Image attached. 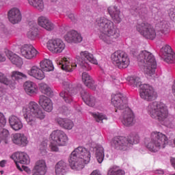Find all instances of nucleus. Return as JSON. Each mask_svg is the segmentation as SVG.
Wrapping results in <instances>:
<instances>
[{
	"mask_svg": "<svg viewBox=\"0 0 175 175\" xmlns=\"http://www.w3.org/2000/svg\"><path fill=\"white\" fill-rule=\"evenodd\" d=\"M47 173V165L44 160L36 161L33 169L32 175H45Z\"/></svg>",
	"mask_w": 175,
	"mask_h": 175,
	"instance_id": "23",
	"label": "nucleus"
},
{
	"mask_svg": "<svg viewBox=\"0 0 175 175\" xmlns=\"http://www.w3.org/2000/svg\"><path fill=\"white\" fill-rule=\"evenodd\" d=\"M111 103L116 107V113H122L120 120L124 126H132L134 124L133 111L128 107V99L122 93L111 96Z\"/></svg>",
	"mask_w": 175,
	"mask_h": 175,
	"instance_id": "4",
	"label": "nucleus"
},
{
	"mask_svg": "<svg viewBox=\"0 0 175 175\" xmlns=\"http://www.w3.org/2000/svg\"><path fill=\"white\" fill-rule=\"evenodd\" d=\"M90 175H102V174L100 173V171L98 170H94L91 174Z\"/></svg>",
	"mask_w": 175,
	"mask_h": 175,
	"instance_id": "51",
	"label": "nucleus"
},
{
	"mask_svg": "<svg viewBox=\"0 0 175 175\" xmlns=\"http://www.w3.org/2000/svg\"><path fill=\"white\" fill-rule=\"evenodd\" d=\"M131 54L137 57L139 65L143 66L144 72L148 76L155 75V69H157V61L152 53L142 51L137 55V49H132Z\"/></svg>",
	"mask_w": 175,
	"mask_h": 175,
	"instance_id": "8",
	"label": "nucleus"
},
{
	"mask_svg": "<svg viewBox=\"0 0 175 175\" xmlns=\"http://www.w3.org/2000/svg\"><path fill=\"white\" fill-rule=\"evenodd\" d=\"M27 75L36 80H43L45 77L44 72L38 66H32L27 71Z\"/></svg>",
	"mask_w": 175,
	"mask_h": 175,
	"instance_id": "21",
	"label": "nucleus"
},
{
	"mask_svg": "<svg viewBox=\"0 0 175 175\" xmlns=\"http://www.w3.org/2000/svg\"><path fill=\"white\" fill-rule=\"evenodd\" d=\"M92 116L96 122H103V120H105V121L108 120L107 116L103 113L94 112L92 113Z\"/></svg>",
	"mask_w": 175,
	"mask_h": 175,
	"instance_id": "40",
	"label": "nucleus"
},
{
	"mask_svg": "<svg viewBox=\"0 0 175 175\" xmlns=\"http://www.w3.org/2000/svg\"><path fill=\"white\" fill-rule=\"evenodd\" d=\"M96 25L98 27V37L100 40L107 44H113L118 40L120 31L111 20L101 17L96 20Z\"/></svg>",
	"mask_w": 175,
	"mask_h": 175,
	"instance_id": "3",
	"label": "nucleus"
},
{
	"mask_svg": "<svg viewBox=\"0 0 175 175\" xmlns=\"http://www.w3.org/2000/svg\"><path fill=\"white\" fill-rule=\"evenodd\" d=\"M82 81H83L85 85L90 90H96V85L95 84V81L92 79V77L89 75L87 72H83L82 74Z\"/></svg>",
	"mask_w": 175,
	"mask_h": 175,
	"instance_id": "29",
	"label": "nucleus"
},
{
	"mask_svg": "<svg viewBox=\"0 0 175 175\" xmlns=\"http://www.w3.org/2000/svg\"><path fill=\"white\" fill-rule=\"evenodd\" d=\"M107 175H125V172L120 169V167L113 166L108 170Z\"/></svg>",
	"mask_w": 175,
	"mask_h": 175,
	"instance_id": "39",
	"label": "nucleus"
},
{
	"mask_svg": "<svg viewBox=\"0 0 175 175\" xmlns=\"http://www.w3.org/2000/svg\"><path fill=\"white\" fill-rule=\"evenodd\" d=\"M6 125V118H5V115L0 112V126H5Z\"/></svg>",
	"mask_w": 175,
	"mask_h": 175,
	"instance_id": "45",
	"label": "nucleus"
},
{
	"mask_svg": "<svg viewBox=\"0 0 175 175\" xmlns=\"http://www.w3.org/2000/svg\"><path fill=\"white\" fill-rule=\"evenodd\" d=\"M51 150L57 152L59 151L58 147L66 146L69 138L65 132L61 130L53 131L51 134Z\"/></svg>",
	"mask_w": 175,
	"mask_h": 175,
	"instance_id": "11",
	"label": "nucleus"
},
{
	"mask_svg": "<svg viewBox=\"0 0 175 175\" xmlns=\"http://www.w3.org/2000/svg\"><path fill=\"white\" fill-rule=\"evenodd\" d=\"M0 83L5 84V85H9L10 88H14L16 87V83L11 81L5 77V74L0 72Z\"/></svg>",
	"mask_w": 175,
	"mask_h": 175,
	"instance_id": "37",
	"label": "nucleus"
},
{
	"mask_svg": "<svg viewBox=\"0 0 175 175\" xmlns=\"http://www.w3.org/2000/svg\"><path fill=\"white\" fill-rule=\"evenodd\" d=\"M91 153L83 146L75 148L71 153L69 159L70 166L72 170H81L85 165L90 163Z\"/></svg>",
	"mask_w": 175,
	"mask_h": 175,
	"instance_id": "7",
	"label": "nucleus"
},
{
	"mask_svg": "<svg viewBox=\"0 0 175 175\" xmlns=\"http://www.w3.org/2000/svg\"><path fill=\"white\" fill-rule=\"evenodd\" d=\"M148 112L152 118L158 120L162 125L167 128H174V117L169 115L166 105L157 101L150 103Z\"/></svg>",
	"mask_w": 175,
	"mask_h": 175,
	"instance_id": "5",
	"label": "nucleus"
},
{
	"mask_svg": "<svg viewBox=\"0 0 175 175\" xmlns=\"http://www.w3.org/2000/svg\"><path fill=\"white\" fill-rule=\"evenodd\" d=\"M40 90L42 94H44L45 95H48V96H50L51 95V88L47 85V84L44 83H42L40 84Z\"/></svg>",
	"mask_w": 175,
	"mask_h": 175,
	"instance_id": "42",
	"label": "nucleus"
},
{
	"mask_svg": "<svg viewBox=\"0 0 175 175\" xmlns=\"http://www.w3.org/2000/svg\"><path fill=\"white\" fill-rule=\"evenodd\" d=\"M27 2L30 6H33V8H35V9H37L40 12H42L44 9L43 0H27Z\"/></svg>",
	"mask_w": 175,
	"mask_h": 175,
	"instance_id": "35",
	"label": "nucleus"
},
{
	"mask_svg": "<svg viewBox=\"0 0 175 175\" xmlns=\"http://www.w3.org/2000/svg\"><path fill=\"white\" fill-rule=\"evenodd\" d=\"M11 77L14 81H12V83L15 82L16 84H17V82L16 81H18V80H22V79H27V75L20 71L14 70L11 72Z\"/></svg>",
	"mask_w": 175,
	"mask_h": 175,
	"instance_id": "36",
	"label": "nucleus"
},
{
	"mask_svg": "<svg viewBox=\"0 0 175 175\" xmlns=\"http://www.w3.org/2000/svg\"><path fill=\"white\" fill-rule=\"evenodd\" d=\"M21 167L23 170H25V172H27V173H31V170L28 168V167L24 166V165H21Z\"/></svg>",
	"mask_w": 175,
	"mask_h": 175,
	"instance_id": "49",
	"label": "nucleus"
},
{
	"mask_svg": "<svg viewBox=\"0 0 175 175\" xmlns=\"http://www.w3.org/2000/svg\"><path fill=\"white\" fill-rule=\"evenodd\" d=\"M170 175H175V174H170Z\"/></svg>",
	"mask_w": 175,
	"mask_h": 175,
	"instance_id": "59",
	"label": "nucleus"
},
{
	"mask_svg": "<svg viewBox=\"0 0 175 175\" xmlns=\"http://www.w3.org/2000/svg\"><path fill=\"white\" fill-rule=\"evenodd\" d=\"M157 25L159 27L162 33H165V35L169 33V25L166 21H160Z\"/></svg>",
	"mask_w": 175,
	"mask_h": 175,
	"instance_id": "41",
	"label": "nucleus"
},
{
	"mask_svg": "<svg viewBox=\"0 0 175 175\" xmlns=\"http://www.w3.org/2000/svg\"><path fill=\"white\" fill-rule=\"evenodd\" d=\"M12 142L14 144L21 147H26V146H28V143H29L28 137L24 133H15L13 135Z\"/></svg>",
	"mask_w": 175,
	"mask_h": 175,
	"instance_id": "24",
	"label": "nucleus"
},
{
	"mask_svg": "<svg viewBox=\"0 0 175 175\" xmlns=\"http://www.w3.org/2000/svg\"><path fill=\"white\" fill-rule=\"evenodd\" d=\"M52 2H55L57 0H51Z\"/></svg>",
	"mask_w": 175,
	"mask_h": 175,
	"instance_id": "57",
	"label": "nucleus"
},
{
	"mask_svg": "<svg viewBox=\"0 0 175 175\" xmlns=\"http://www.w3.org/2000/svg\"><path fill=\"white\" fill-rule=\"evenodd\" d=\"M137 12L139 13V16L142 17H144V16H146L147 14V10L146 8H142L141 10L136 9Z\"/></svg>",
	"mask_w": 175,
	"mask_h": 175,
	"instance_id": "47",
	"label": "nucleus"
},
{
	"mask_svg": "<svg viewBox=\"0 0 175 175\" xmlns=\"http://www.w3.org/2000/svg\"><path fill=\"white\" fill-rule=\"evenodd\" d=\"M12 159L16 163L17 169L21 172H23L21 165H29L30 162L29 157L25 152H17L12 155Z\"/></svg>",
	"mask_w": 175,
	"mask_h": 175,
	"instance_id": "17",
	"label": "nucleus"
},
{
	"mask_svg": "<svg viewBox=\"0 0 175 175\" xmlns=\"http://www.w3.org/2000/svg\"><path fill=\"white\" fill-rule=\"evenodd\" d=\"M60 113H66L68 111V107L66 106L62 107L59 109Z\"/></svg>",
	"mask_w": 175,
	"mask_h": 175,
	"instance_id": "50",
	"label": "nucleus"
},
{
	"mask_svg": "<svg viewBox=\"0 0 175 175\" xmlns=\"http://www.w3.org/2000/svg\"><path fill=\"white\" fill-rule=\"evenodd\" d=\"M139 140V135L136 133H131L128 138L125 137H115L111 140V145L115 150L128 151L133 144H137Z\"/></svg>",
	"mask_w": 175,
	"mask_h": 175,
	"instance_id": "10",
	"label": "nucleus"
},
{
	"mask_svg": "<svg viewBox=\"0 0 175 175\" xmlns=\"http://www.w3.org/2000/svg\"><path fill=\"white\" fill-rule=\"evenodd\" d=\"M9 122L12 129L14 131H21V129H23V122L18 117L16 116H11L9 118Z\"/></svg>",
	"mask_w": 175,
	"mask_h": 175,
	"instance_id": "26",
	"label": "nucleus"
},
{
	"mask_svg": "<svg viewBox=\"0 0 175 175\" xmlns=\"http://www.w3.org/2000/svg\"><path fill=\"white\" fill-rule=\"evenodd\" d=\"M21 55L26 59H33L38 55V51L35 49L32 44H25L21 47Z\"/></svg>",
	"mask_w": 175,
	"mask_h": 175,
	"instance_id": "18",
	"label": "nucleus"
},
{
	"mask_svg": "<svg viewBox=\"0 0 175 175\" xmlns=\"http://www.w3.org/2000/svg\"><path fill=\"white\" fill-rule=\"evenodd\" d=\"M64 39L67 43H81L83 42L81 34L75 30L68 31L64 36Z\"/></svg>",
	"mask_w": 175,
	"mask_h": 175,
	"instance_id": "20",
	"label": "nucleus"
},
{
	"mask_svg": "<svg viewBox=\"0 0 175 175\" xmlns=\"http://www.w3.org/2000/svg\"><path fill=\"white\" fill-rule=\"evenodd\" d=\"M168 59H173V55H169Z\"/></svg>",
	"mask_w": 175,
	"mask_h": 175,
	"instance_id": "56",
	"label": "nucleus"
},
{
	"mask_svg": "<svg viewBox=\"0 0 175 175\" xmlns=\"http://www.w3.org/2000/svg\"><path fill=\"white\" fill-rule=\"evenodd\" d=\"M129 84L131 87H134V88L139 87L140 89L142 88V85H144L142 84V81L138 77H131L129 79Z\"/></svg>",
	"mask_w": 175,
	"mask_h": 175,
	"instance_id": "38",
	"label": "nucleus"
},
{
	"mask_svg": "<svg viewBox=\"0 0 175 175\" xmlns=\"http://www.w3.org/2000/svg\"><path fill=\"white\" fill-rule=\"evenodd\" d=\"M65 42L59 38L51 39L47 42V49L52 54H61L65 50Z\"/></svg>",
	"mask_w": 175,
	"mask_h": 175,
	"instance_id": "14",
	"label": "nucleus"
},
{
	"mask_svg": "<svg viewBox=\"0 0 175 175\" xmlns=\"http://www.w3.org/2000/svg\"><path fill=\"white\" fill-rule=\"evenodd\" d=\"M8 16L9 21H10L12 24H18L23 18L20 8L16 7L11 8L8 11Z\"/></svg>",
	"mask_w": 175,
	"mask_h": 175,
	"instance_id": "19",
	"label": "nucleus"
},
{
	"mask_svg": "<svg viewBox=\"0 0 175 175\" xmlns=\"http://www.w3.org/2000/svg\"><path fill=\"white\" fill-rule=\"evenodd\" d=\"M39 105L44 111L47 113L53 111V101L49 97L43 95L40 96Z\"/></svg>",
	"mask_w": 175,
	"mask_h": 175,
	"instance_id": "25",
	"label": "nucleus"
},
{
	"mask_svg": "<svg viewBox=\"0 0 175 175\" xmlns=\"http://www.w3.org/2000/svg\"><path fill=\"white\" fill-rule=\"evenodd\" d=\"M22 112L26 122L31 127L38 128V122L36 118L39 120H44L46 115L43 109L40 108L39 104L31 101L29 104L23 107Z\"/></svg>",
	"mask_w": 175,
	"mask_h": 175,
	"instance_id": "6",
	"label": "nucleus"
},
{
	"mask_svg": "<svg viewBox=\"0 0 175 175\" xmlns=\"http://www.w3.org/2000/svg\"><path fill=\"white\" fill-rule=\"evenodd\" d=\"M6 61V57L1 51H0V62H5Z\"/></svg>",
	"mask_w": 175,
	"mask_h": 175,
	"instance_id": "48",
	"label": "nucleus"
},
{
	"mask_svg": "<svg viewBox=\"0 0 175 175\" xmlns=\"http://www.w3.org/2000/svg\"><path fill=\"white\" fill-rule=\"evenodd\" d=\"M56 175H65L68 172V164L64 161H59L55 166Z\"/></svg>",
	"mask_w": 175,
	"mask_h": 175,
	"instance_id": "30",
	"label": "nucleus"
},
{
	"mask_svg": "<svg viewBox=\"0 0 175 175\" xmlns=\"http://www.w3.org/2000/svg\"><path fill=\"white\" fill-rule=\"evenodd\" d=\"M1 142H2V141H1V136H0V143H1Z\"/></svg>",
	"mask_w": 175,
	"mask_h": 175,
	"instance_id": "58",
	"label": "nucleus"
},
{
	"mask_svg": "<svg viewBox=\"0 0 175 175\" xmlns=\"http://www.w3.org/2000/svg\"><path fill=\"white\" fill-rule=\"evenodd\" d=\"M40 68L42 70V72H51L54 70V65L53 62L49 59H44L40 62Z\"/></svg>",
	"mask_w": 175,
	"mask_h": 175,
	"instance_id": "32",
	"label": "nucleus"
},
{
	"mask_svg": "<svg viewBox=\"0 0 175 175\" xmlns=\"http://www.w3.org/2000/svg\"><path fill=\"white\" fill-rule=\"evenodd\" d=\"M56 121L64 129L70 130L73 128V122L70 120L58 118Z\"/></svg>",
	"mask_w": 175,
	"mask_h": 175,
	"instance_id": "34",
	"label": "nucleus"
},
{
	"mask_svg": "<svg viewBox=\"0 0 175 175\" xmlns=\"http://www.w3.org/2000/svg\"><path fill=\"white\" fill-rule=\"evenodd\" d=\"M46 148H47V144H46L44 142H42L39 146L40 151L41 154H46Z\"/></svg>",
	"mask_w": 175,
	"mask_h": 175,
	"instance_id": "46",
	"label": "nucleus"
},
{
	"mask_svg": "<svg viewBox=\"0 0 175 175\" xmlns=\"http://www.w3.org/2000/svg\"><path fill=\"white\" fill-rule=\"evenodd\" d=\"M94 151L95 152V157L98 163H102L103 159H105V148H103L102 145L97 144L94 148Z\"/></svg>",
	"mask_w": 175,
	"mask_h": 175,
	"instance_id": "31",
	"label": "nucleus"
},
{
	"mask_svg": "<svg viewBox=\"0 0 175 175\" xmlns=\"http://www.w3.org/2000/svg\"><path fill=\"white\" fill-rule=\"evenodd\" d=\"M63 86L64 90L60 92L59 95L66 103H71L73 101V95H76V94L80 92L83 100L88 106L90 107L95 106L96 99L83 89L81 84H79L77 86H73V85L70 84V82L64 81L63 82Z\"/></svg>",
	"mask_w": 175,
	"mask_h": 175,
	"instance_id": "2",
	"label": "nucleus"
},
{
	"mask_svg": "<svg viewBox=\"0 0 175 175\" xmlns=\"http://www.w3.org/2000/svg\"><path fill=\"white\" fill-rule=\"evenodd\" d=\"M168 143L167 136L159 131L152 132L150 137L145 139V146L150 152H158L159 150L165 148Z\"/></svg>",
	"mask_w": 175,
	"mask_h": 175,
	"instance_id": "9",
	"label": "nucleus"
},
{
	"mask_svg": "<svg viewBox=\"0 0 175 175\" xmlns=\"http://www.w3.org/2000/svg\"><path fill=\"white\" fill-rule=\"evenodd\" d=\"M68 18H70V20L71 21H73V20H75V14H68Z\"/></svg>",
	"mask_w": 175,
	"mask_h": 175,
	"instance_id": "53",
	"label": "nucleus"
},
{
	"mask_svg": "<svg viewBox=\"0 0 175 175\" xmlns=\"http://www.w3.org/2000/svg\"><path fill=\"white\" fill-rule=\"evenodd\" d=\"M160 55L167 64H175V53L170 45H164L160 49Z\"/></svg>",
	"mask_w": 175,
	"mask_h": 175,
	"instance_id": "16",
	"label": "nucleus"
},
{
	"mask_svg": "<svg viewBox=\"0 0 175 175\" xmlns=\"http://www.w3.org/2000/svg\"><path fill=\"white\" fill-rule=\"evenodd\" d=\"M36 35H38V33H36V29H31L27 32V38H29V39H31V40L35 39V37L36 36Z\"/></svg>",
	"mask_w": 175,
	"mask_h": 175,
	"instance_id": "44",
	"label": "nucleus"
},
{
	"mask_svg": "<svg viewBox=\"0 0 175 175\" xmlns=\"http://www.w3.org/2000/svg\"><path fill=\"white\" fill-rule=\"evenodd\" d=\"M108 12L110 14L112 20L116 23V24H120L121 23V15L120 10L116 6H111L108 8Z\"/></svg>",
	"mask_w": 175,
	"mask_h": 175,
	"instance_id": "27",
	"label": "nucleus"
},
{
	"mask_svg": "<svg viewBox=\"0 0 175 175\" xmlns=\"http://www.w3.org/2000/svg\"><path fill=\"white\" fill-rule=\"evenodd\" d=\"M156 173L157 174H163V170H157Z\"/></svg>",
	"mask_w": 175,
	"mask_h": 175,
	"instance_id": "55",
	"label": "nucleus"
},
{
	"mask_svg": "<svg viewBox=\"0 0 175 175\" xmlns=\"http://www.w3.org/2000/svg\"><path fill=\"white\" fill-rule=\"evenodd\" d=\"M111 59L113 65H116L119 69H125L129 66V57L124 51L114 52L111 56Z\"/></svg>",
	"mask_w": 175,
	"mask_h": 175,
	"instance_id": "12",
	"label": "nucleus"
},
{
	"mask_svg": "<svg viewBox=\"0 0 175 175\" xmlns=\"http://www.w3.org/2000/svg\"><path fill=\"white\" fill-rule=\"evenodd\" d=\"M0 137H1V140H2L3 139H6V137H9V131L5 129H1Z\"/></svg>",
	"mask_w": 175,
	"mask_h": 175,
	"instance_id": "43",
	"label": "nucleus"
},
{
	"mask_svg": "<svg viewBox=\"0 0 175 175\" xmlns=\"http://www.w3.org/2000/svg\"><path fill=\"white\" fill-rule=\"evenodd\" d=\"M5 165H6V161L5 160H2L1 161H0L1 167H5Z\"/></svg>",
	"mask_w": 175,
	"mask_h": 175,
	"instance_id": "52",
	"label": "nucleus"
},
{
	"mask_svg": "<svg viewBox=\"0 0 175 175\" xmlns=\"http://www.w3.org/2000/svg\"><path fill=\"white\" fill-rule=\"evenodd\" d=\"M6 56L11 61L12 64L16 65L18 68H21L23 66V59L20 56L10 51L6 52Z\"/></svg>",
	"mask_w": 175,
	"mask_h": 175,
	"instance_id": "28",
	"label": "nucleus"
},
{
	"mask_svg": "<svg viewBox=\"0 0 175 175\" xmlns=\"http://www.w3.org/2000/svg\"><path fill=\"white\" fill-rule=\"evenodd\" d=\"M137 31L146 38V39H150L154 40L157 38V32H155V29L151 25V24L147 22H142L137 25Z\"/></svg>",
	"mask_w": 175,
	"mask_h": 175,
	"instance_id": "13",
	"label": "nucleus"
},
{
	"mask_svg": "<svg viewBox=\"0 0 175 175\" xmlns=\"http://www.w3.org/2000/svg\"><path fill=\"white\" fill-rule=\"evenodd\" d=\"M25 91L29 95H32L33 94H36L38 92V86L36 84L32 81H27L24 84Z\"/></svg>",
	"mask_w": 175,
	"mask_h": 175,
	"instance_id": "33",
	"label": "nucleus"
},
{
	"mask_svg": "<svg viewBox=\"0 0 175 175\" xmlns=\"http://www.w3.org/2000/svg\"><path fill=\"white\" fill-rule=\"evenodd\" d=\"M89 62L98 65V60L94 57V55L85 51H81L80 55H77L74 59L70 57H64L58 60L57 64L63 70L73 72V69L77 68V65L84 70H91V66H90Z\"/></svg>",
	"mask_w": 175,
	"mask_h": 175,
	"instance_id": "1",
	"label": "nucleus"
},
{
	"mask_svg": "<svg viewBox=\"0 0 175 175\" xmlns=\"http://www.w3.org/2000/svg\"><path fill=\"white\" fill-rule=\"evenodd\" d=\"M60 32H61V33H65V32H66V30L65 29V27H62L60 29Z\"/></svg>",
	"mask_w": 175,
	"mask_h": 175,
	"instance_id": "54",
	"label": "nucleus"
},
{
	"mask_svg": "<svg viewBox=\"0 0 175 175\" xmlns=\"http://www.w3.org/2000/svg\"><path fill=\"white\" fill-rule=\"evenodd\" d=\"M38 24L41 28L46 29V31H53L55 28V25L46 16H41L38 17Z\"/></svg>",
	"mask_w": 175,
	"mask_h": 175,
	"instance_id": "22",
	"label": "nucleus"
},
{
	"mask_svg": "<svg viewBox=\"0 0 175 175\" xmlns=\"http://www.w3.org/2000/svg\"><path fill=\"white\" fill-rule=\"evenodd\" d=\"M139 95L142 99L147 100V102L157 99V92L154 90V88L148 84L141 85Z\"/></svg>",
	"mask_w": 175,
	"mask_h": 175,
	"instance_id": "15",
	"label": "nucleus"
}]
</instances>
